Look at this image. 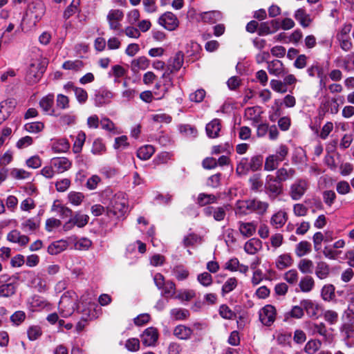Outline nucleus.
<instances>
[{
  "label": "nucleus",
  "instance_id": "f257e3e1",
  "mask_svg": "<svg viewBox=\"0 0 354 354\" xmlns=\"http://www.w3.org/2000/svg\"><path fill=\"white\" fill-rule=\"evenodd\" d=\"M78 308V296L73 291L66 292L61 297L59 309L64 317L71 316Z\"/></svg>",
  "mask_w": 354,
  "mask_h": 354
},
{
  "label": "nucleus",
  "instance_id": "f03ea898",
  "mask_svg": "<svg viewBox=\"0 0 354 354\" xmlns=\"http://www.w3.org/2000/svg\"><path fill=\"white\" fill-rule=\"evenodd\" d=\"M128 207L124 198L115 196L107 207L106 214L109 217L120 218L127 212Z\"/></svg>",
  "mask_w": 354,
  "mask_h": 354
},
{
  "label": "nucleus",
  "instance_id": "7ed1b4c3",
  "mask_svg": "<svg viewBox=\"0 0 354 354\" xmlns=\"http://www.w3.org/2000/svg\"><path fill=\"white\" fill-rule=\"evenodd\" d=\"M153 281L158 289L161 290L162 296L167 299L172 298L174 296L176 286L173 281H165L164 276L160 273L154 274Z\"/></svg>",
  "mask_w": 354,
  "mask_h": 354
},
{
  "label": "nucleus",
  "instance_id": "20e7f679",
  "mask_svg": "<svg viewBox=\"0 0 354 354\" xmlns=\"http://www.w3.org/2000/svg\"><path fill=\"white\" fill-rule=\"evenodd\" d=\"M172 73V70H170V72H169V70H166L162 75V81L160 80L156 84L154 94L158 96V100L165 97V95L173 87V80L171 77Z\"/></svg>",
  "mask_w": 354,
  "mask_h": 354
},
{
  "label": "nucleus",
  "instance_id": "39448f33",
  "mask_svg": "<svg viewBox=\"0 0 354 354\" xmlns=\"http://www.w3.org/2000/svg\"><path fill=\"white\" fill-rule=\"evenodd\" d=\"M330 235L326 233L325 235L321 232H317L313 236V243L315 250H319L322 248V243L324 245L323 252L324 255L329 259H332V248L330 245Z\"/></svg>",
  "mask_w": 354,
  "mask_h": 354
},
{
  "label": "nucleus",
  "instance_id": "423d86ee",
  "mask_svg": "<svg viewBox=\"0 0 354 354\" xmlns=\"http://www.w3.org/2000/svg\"><path fill=\"white\" fill-rule=\"evenodd\" d=\"M124 12L120 9H111L106 15V21L110 30L122 32L121 22L124 19Z\"/></svg>",
  "mask_w": 354,
  "mask_h": 354
},
{
  "label": "nucleus",
  "instance_id": "0eeeda50",
  "mask_svg": "<svg viewBox=\"0 0 354 354\" xmlns=\"http://www.w3.org/2000/svg\"><path fill=\"white\" fill-rule=\"evenodd\" d=\"M44 70V67L38 61L30 64L26 75V82L30 84H34L38 82Z\"/></svg>",
  "mask_w": 354,
  "mask_h": 354
},
{
  "label": "nucleus",
  "instance_id": "6e6552de",
  "mask_svg": "<svg viewBox=\"0 0 354 354\" xmlns=\"http://www.w3.org/2000/svg\"><path fill=\"white\" fill-rule=\"evenodd\" d=\"M277 310L272 305H266L259 311V319L261 322L267 326H271L275 321Z\"/></svg>",
  "mask_w": 354,
  "mask_h": 354
},
{
  "label": "nucleus",
  "instance_id": "1a4fd4ad",
  "mask_svg": "<svg viewBox=\"0 0 354 354\" xmlns=\"http://www.w3.org/2000/svg\"><path fill=\"white\" fill-rule=\"evenodd\" d=\"M265 188L270 197H276L282 192L281 182L272 175H268L266 178Z\"/></svg>",
  "mask_w": 354,
  "mask_h": 354
},
{
  "label": "nucleus",
  "instance_id": "9d476101",
  "mask_svg": "<svg viewBox=\"0 0 354 354\" xmlns=\"http://www.w3.org/2000/svg\"><path fill=\"white\" fill-rule=\"evenodd\" d=\"M158 23L168 30H175L179 25L177 17L171 12H166L158 19Z\"/></svg>",
  "mask_w": 354,
  "mask_h": 354
},
{
  "label": "nucleus",
  "instance_id": "9b49d317",
  "mask_svg": "<svg viewBox=\"0 0 354 354\" xmlns=\"http://www.w3.org/2000/svg\"><path fill=\"white\" fill-rule=\"evenodd\" d=\"M308 188V183L306 180L299 179L291 186L290 195L293 200L300 199Z\"/></svg>",
  "mask_w": 354,
  "mask_h": 354
},
{
  "label": "nucleus",
  "instance_id": "f8f14e48",
  "mask_svg": "<svg viewBox=\"0 0 354 354\" xmlns=\"http://www.w3.org/2000/svg\"><path fill=\"white\" fill-rule=\"evenodd\" d=\"M50 162L57 174H62L68 171L72 166L71 161L66 157L54 158Z\"/></svg>",
  "mask_w": 354,
  "mask_h": 354
},
{
  "label": "nucleus",
  "instance_id": "ddd939ff",
  "mask_svg": "<svg viewBox=\"0 0 354 354\" xmlns=\"http://www.w3.org/2000/svg\"><path fill=\"white\" fill-rule=\"evenodd\" d=\"M158 338V333L156 328L149 327L145 330L141 335L142 344L147 346H154Z\"/></svg>",
  "mask_w": 354,
  "mask_h": 354
},
{
  "label": "nucleus",
  "instance_id": "4468645a",
  "mask_svg": "<svg viewBox=\"0 0 354 354\" xmlns=\"http://www.w3.org/2000/svg\"><path fill=\"white\" fill-rule=\"evenodd\" d=\"M54 104V95L48 94L41 98L39 101V106L46 114L50 115H57L55 109H53Z\"/></svg>",
  "mask_w": 354,
  "mask_h": 354
},
{
  "label": "nucleus",
  "instance_id": "2eb2a0df",
  "mask_svg": "<svg viewBox=\"0 0 354 354\" xmlns=\"http://www.w3.org/2000/svg\"><path fill=\"white\" fill-rule=\"evenodd\" d=\"M261 111L260 110V107H248L245 110L244 117L247 120L252 121V125L256 126L257 124L260 123L261 120Z\"/></svg>",
  "mask_w": 354,
  "mask_h": 354
},
{
  "label": "nucleus",
  "instance_id": "dca6fc26",
  "mask_svg": "<svg viewBox=\"0 0 354 354\" xmlns=\"http://www.w3.org/2000/svg\"><path fill=\"white\" fill-rule=\"evenodd\" d=\"M204 214L206 216H213L216 221H223L226 215V210L224 207H207L204 209Z\"/></svg>",
  "mask_w": 354,
  "mask_h": 354
},
{
  "label": "nucleus",
  "instance_id": "f3484780",
  "mask_svg": "<svg viewBox=\"0 0 354 354\" xmlns=\"http://www.w3.org/2000/svg\"><path fill=\"white\" fill-rule=\"evenodd\" d=\"M267 68L270 74L277 77L283 76L287 73L283 63L278 59L268 62Z\"/></svg>",
  "mask_w": 354,
  "mask_h": 354
},
{
  "label": "nucleus",
  "instance_id": "a211bd4d",
  "mask_svg": "<svg viewBox=\"0 0 354 354\" xmlns=\"http://www.w3.org/2000/svg\"><path fill=\"white\" fill-rule=\"evenodd\" d=\"M149 66V60L145 56H140L131 61L130 67L134 73H137L140 71L145 70Z\"/></svg>",
  "mask_w": 354,
  "mask_h": 354
},
{
  "label": "nucleus",
  "instance_id": "6ab92c4d",
  "mask_svg": "<svg viewBox=\"0 0 354 354\" xmlns=\"http://www.w3.org/2000/svg\"><path fill=\"white\" fill-rule=\"evenodd\" d=\"M7 239L12 243H18L21 246L26 245L29 242V238L26 235L21 234L17 230L10 231L7 235Z\"/></svg>",
  "mask_w": 354,
  "mask_h": 354
},
{
  "label": "nucleus",
  "instance_id": "aec40b11",
  "mask_svg": "<svg viewBox=\"0 0 354 354\" xmlns=\"http://www.w3.org/2000/svg\"><path fill=\"white\" fill-rule=\"evenodd\" d=\"M45 6L42 3H35L30 8V17L34 19V24H36L44 16Z\"/></svg>",
  "mask_w": 354,
  "mask_h": 354
},
{
  "label": "nucleus",
  "instance_id": "412c9836",
  "mask_svg": "<svg viewBox=\"0 0 354 354\" xmlns=\"http://www.w3.org/2000/svg\"><path fill=\"white\" fill-rule=\"evenodd\" d=\"M200 17L201 20L204 22L215 24L222 19L223 15L218 10H212L201 13Z\"/></svg>",
  "mask_w": 354,
  "mask_h": 354
},
{
  "label": "nucleus",
  "instance_id": "4be33fe9",
  "mask_svg": "<svg viewBox=\"0 0 354 354\" xmlns=\"http://www.w3.org/2000/svg\"><path fill=\"white\" fill-rule=\"evenodd\" d=\"M262 248V242L256 238L248 240L244 245V250L249 254H255Z\"/></svg>",
  "mask_w": 354,
  "mask_h": 354
},
{
  "label": "nucleus",
  "instance_id": "5701e85b",
  "mask_svg": "<svg viewBox=\"0 0 354 354\" xmlns=\"http://www.w3.org/2000/svg\"><path fill=\"white\" fill-rule=\"evenodd\" d=\"M113 97V95L112 92H111L110 91L102 90L95 95V105L97 106H102L104 104H109L111 102Z\"/></svg>",
  "mask_w": 354,
  "mask_h": 354
},
{
  "label": "nucleus",
  "instance_id": "b1692460",
  "mask_svg": "<svg viewBox=\"0 0 354 354\" xmlns=\"http://www.w3.org/2000/svg\"><path fill=\"white\" fill-rule=\"evenodd\" d=\"M183 54L181 52H178L174 57L169 60L167 70H169V72L172 70L173 73L178 71L183 66Z\"/></svg>",
  "mask_w": 354,
  "mask_h": 354
},
{
  "label": "nucleus",
  "instance_id": "393cba45",
  "mask_svg": "<svg viewBox=\"0 0 354 354\" xmlns=\"http://www.w3.org/2000/svg\"><path fill=\"white\" fill-rule=\"evenodd\" d=\"M206 133L208 137L215 138L218 136L221 131V122L218 119H214L206 125Z\"/></svg>",
  "mask_w": 354,
  "mask_h": 354
},
{
  "label": "nucleus",
  "instance_id": "a878e982",
  "mask_svg": "<svg viewBox=\"0 0 354 354\" xmlns=\"http://www.w3.org/2000/svg\"><path fill=\"white\" fill-rule=\"evenodd\" d=\"M288 220V214L286 212L280 210L272 215L270 223L276 228H280L284 225Z\"/></svg>",
  "mask_w": 354,
  "mask_h": 354
},
{
  "label": "nucleus",
  "instance_id": "bb28decb",
  "mask_svg": "<svg viewBox=\"0 0 354 354\" xmlns=\"http://www.w3.org/2000/svg\"><path fill=\"white\" fill-rule=\"evenodd\" d=\"M238 224L240 233L243 236L250 237L254 234L257 230V225L253 222L244 223L240 221Z\"/></svg>",
  "mask_w": 354,
  "mask_h": 354
},
{
  "label": "nucleus",
  "instance_id": "cd10ccee",
  "mask_svg": "<svg viewBox=\"0 0 354 354\" xmlns=\"http://www.w3.org/2000/svg\"><path fill=\"white\" fill-rule=\"evenodd\" d=\"M68 247V243L65 240H59L50 244L48 247V252L51 255H56L65 250Z\"/></svg>",
  "mask_w": 354,
  "mask_h": 354
},
{
  "label": "nucleus",
  "instance_id": "c85d7f7f",
  "mask_svg": "<svg viewBox=\"0 0 354 354\" xmlns=\"http://www.w3.org/2000/svg\"><path fill=\"white\" fill-rule=\"evenodd\" d=\"M193 330L185 325H178L174 330V335L180 339H188L191 337Z\"/></svg>",
  "mask_w": 354,
  "mask_h": 354
},
{
  "label": "nucleus",
  "instance_id": "c756f323",
  "mask_svg": "<svg viewBox=\"0 0 354 354\" xmlns=\"http://www.w3.org/2000/svg\"><path fill=\"white\" fill-rule=\"evenodd\" d=\"M250 211L255 212L259 214H263L268 208V203L257 199L249 200Z\"/></svg>",
  "mask_w": 354,
  "mask_h": 354
},
{
  "label": "nucleus",
  "instance_id": "7c9ffc66",
  "mask_svg": "<svg viewBox=\"0 0 354 354\" xmlns=\"http://www.w3.org/2000/svg\"><path fill=\"white\" fill-rule=\"evenodd\" d=\"M39 221L35 218H30L21 224V228L26 232L32 233L36 231L39 227Z\"/></svg>",
  "mask_w": 354,
  "mask_h": 354
},
{
  "label": "nucleus",
  "instance_id": "2f4dec72",
  "mask_svg": "<svg viewBox=\"0 0 354 354\" xmlns=\"http://www.w3.org/2000/svg\"><path fill=\"white\" fill-rule=\"evenodd\" d=\"M294 17L304 28L308 27L312 21L310 15L307 14L303 8L297 10Z\"/></svg>",
  "mask_w": 354,
  "mask_h": 354
},
{
  "label": "nucleus",
  "instance_id": "473e14b6",
  "mask_svg": "<svg viewBox=\"0 0 354 354\" xmlns=\"http://www.w3.org/2000/svg\"><path fill=\"white\" fill-rule=\"evenodd\" d=\"M80 0H72L71 3L66 7L63 12V18L65 20L68 19L71 16L77 12H80Z\"/></svg>",
  "mask_w": 354,
  "mask_h": 354
},
{
  "label": "nucleus",
  "instance_id": "72a5a7b5",
  "mask_svg": "<svg viewBox=\"0 0 354 354\" xmlns=\"http://www.w3.org/2000/svg\"><path fill=\"white\" fill-rule=\"evenodd\" d=\"M295 175V170L293 168L286 169L281 167L276 172V178L279 182H283L287 180L291 179Z\"/></svg>",
  "mask_w": 354,
  "mask_h": 354
},
{
  "label": "nucleus",
  "instance_id": "f704fd0d",
  "mask_svg": "<svg viewBox=\"0 0 354 354\" xmlns=\"http://www.w3.org/2000/svg\"><path fill=\"white\" fill-rule=\"evenodd\" d=\"M155 152L152 145H145L141 147L137 151V156L140 160H147L149 159Z\"/></svg>",
  "mask_w": 354,
  "mask_h": 354
},
{
  "label": "nucleus",
  "instance_id": "c9c22d12",
  "mask_svg": "<svg viewBox=\"0 0 354 354\" xmlns=\"http://www.w3.org/2000/svg\"><path fill=\"white\" fill-rule=\"evenodd\" d=\"M307 72L308 74L311 77L317 75V77L320 79V85L323 86H326L325 80L326 79V75L324 74L322 68H319L317 66H312L308 68Z\"/></svg>",
  "mask_w": 354,
  "mask_h": 354
},
{
  "label": "nucleus",
  "instance_id": "e433bc0d",
  "mask_svg": "<svg viewBox=\"0 0 354 354\" xmlns=\"http://www.w3.org/2000/svg\"><path fill=\"white\" fill-rule=\"evenodd\" d=\"M292 263V257L288 254L280 255L276 260V266L279 270H283L290 266Z\"/></svg>",
  "mask_w": 354,
  "mask_h": 354
},
{
  "label": "nucleus",
  "instance_id": "4c0bfd02",
  "mask_svg": "<svg viewBox=\"0 0 354 354\" xmlns=\"http://www.w3.org/2000/svg\"><path fill=\"white\" fill-rule=\"evenodd\" d=\"M170 315L176 320H184L189 317V312L185 308H176L171 310Z\"/></svg>",
  "mask_w": 354,
  "mask_h": 354
},
{
  "label": "nucleus",
  "instance_id": "58836bf2",
  "mask_svg": "<svg viewBox=\"0 0 354 354\" xmlns=\"http://www.w3.org/2000/svg\"><path fill=\"white\" fill-rule=\"evenodd\" d=\"M301 304L306 313L310 317H317L318 307L315 303L310 300H304Z\"/></svg>",
  "mask_w": 354,
  "mask_h": 354
},
{
  "label": "nucleus",
  "instance_id": "ea45409f",
  "mask_svg": "<svg viewBox=\"0 0 354 354\" xmlns=\"http://www.w3.org/2000/svg\"><path fill=\"white\" fill-rule=\"evenodd\" d=\"M216 197L213 194H207L205 193L199 194L197 198V203L200 206H205L215 203Z\"/></svg>",
  "mask_w": 354,
  "mask_h": 354
},
{
  "label": "nucleus",
  "instance_id": "a19ab883",
  "mask_svg": "<svg viewBox=\"0 0 354 354\" xmlns=\"http://www.w3.org/2000/svg\"><path fill=\"white\" fill-rule=\"evenodd\" d=\"M16 292V288L12 283H4L0 286V297H9Z\"/></svg>",
  "mask_w": 354,
  "mask_h": 354
},
{
  "label": "nucleus",
  "instance_id": "79ce46f5",
  "mask_svg": "<svg viewBox=\"0 0 354 354\" xmlns=\"http://www.w3.org/2000/svg\"><path fill=\"white\" fill-rule=\"evenodd\" d=\"M311 245L308 241H301L296 246L295 253L301 257L310 252Z\"/></svg>",
  "mask_w": 354,
  "mask_h": 354
},
{
  "label": "nucleus",
  "instance_id": "37998d69",
  "mask_svg": "<svg viewBox=\"0 0 354 354\" xmlns=\"http://www.w3.org/2000/svg\"><path fill=\"white\" fill-rule=\"evenodd\" d=\"M71 218L73 219L75 225L78 227H84L89 221V216L88 215L82 214L80 212H76Z\"/></svg>",
  "mask_w": 354,
  "mask_h": 354
},
{
  "label": "nucleus",
  "instance_id": "c03bdc74",
  "mask_svg": "<svg viewBox=\"0 0 354 354\" xmlns=\"http://www.w3.org/2000/svg\"><path fill=\"white\" fill-rule=\"evenodd\" d=\"M172 272L179 281L184 280L189 276V271L183 266H176L174 267Z\"/></svg>",
  "mask_w": 354,
  "mask_h": 354
},
{
  "label": "nucleus",
  "instance_id": "a18cd8bd",
  "mask_svg": "<svg viewBox=\"0 0 354 354\" xmlns=\"http://www.w3.org/2000/svg\"><path fill=\"white\" fill-rule=\"evenodd\" d=\"M44 125L41 122H29L24 125V129L28 133H37L41 131Z\"/></svg>",
  "mask_w": 354,
  "mask_h": 354
},
{
  "label": "nucleus",
  "instance_id": "49530a36",
  "mask_svg": "<svg viewBox=\"0 0 354 354\" xmlns=\"http://www.w3.org/2000/svg\"><path fill=\"white\" fill-rule=\"evenodd\" d=\"M84 198V196L81 192H71L68 194V200L73 205H80Z\"/></svg>",
  "mask_w": 354,
  "mask_h": 354
},
{
  "label": "nucleus",
  "instance_id": "de8ad7c7",
  "mask_svg": "<svg viewBox=\"0 0 354 354\" xmlns=\"http://www.w3.org/2000/svg\"><path fill=\"white\" fill-rule=\"evenodd\" d=\"M279 162L277 159V156L270 155L266 158L264 169L268 171H274L277 168Z\"/></svg>",
  "mask_w": 354,
  "mask_h": 354
},
{
  "label": "nucleus",
  "instance_id": "09e8293b",
  "mask_svg": "<svg viewBox=\"0 0 354 354\" xmlns=\"http://www.w3.org/2000/svg\"><path fill=\"white\" fill-rule=\"evenodd\" d=\"M86 139V135L84 132L80 131L74 142L73 147V151L75 153H78L82 151V147L84 145V143L85 142Z\"/></svg>",
  "mask_w": 354,
  "mask_h": 354
},
{
  "label": "nucleus",
  "instance_id": "8fccbe9b",
  "mask_svg": "<svg viewBox=\"0 0 354 354\" xmlns=\"http://www.w3.org/2000/svg\"><path fill=\"white\" fill-rule=\"evenodd\" d=\"M314 286V280L310 276L303 278L299 282V287L303 292H310Z\"/></svg>",
  "mask_w": 354,
  "mask_h": 354
},
{
  "label": "nucleus",
  "instance_id": "3c124183",
  "mask_svg": "<svg viewBox=\"0 0 354 354\" xmlns=\"http://www.w3.org/2000/svg\"><path fill=\"white\" fill-rule=\"evenodd\" d=\"M237 286V280L235 277L229 278L222 286V294L223 295L232 291Z\"/></svg>",
  "mask_w": 354,
  "mask_h": 354
},
{
  "label": "nucleus",
  "instance_id": "603ef678",
  "mask_svg": "<svg viewBox=\"0 0 354 354\" xmlns=\"http://www.w3.org/2000/svg\"><path fill=\"white\" fill-rule=\"evenodd\" d=\"M330 273V268L328 265H326L324 262H320L317 264L316 269V274L317 276L321 279L326 278Z\"/></svg>",
  "mask_w": 354,
  "mask_h": 354
},
{
  "label": "nucleus",
  "instance_id": "864d4df0",
  "mask_svg": "<svg viewBox=\"0 0 354 354\" xmlns=\"http://www.w3.org/2000/svg\"><path fill=\"white\" fill-rule=\"evenodd\" d=\"M83 66L84 64L81 60H68L64 62L62 68L66 70L79 71L83 67Z\"/></svg>",
  "mask_w": 354,
  "mask_h": 354
},
{
  "label": "nucleus",
  "instance_id": "5fc2aeb1",
  "mask_svg": "<svg viewBox=\"0 0 354 354\" xmlns=\"http://www.w3.org/2000/svg\"><path fill=\"white\" fill-rule=\"evenodd\" d=\"M32 286L40 292H45L48 289L46 281L39 277H35L33 279Z\"/></svg>",
  "mask_w": 354,
  "mask_h": 354
},
{
  "label": "nucleus",
  "instance_id": "6e6d98bb",
  "mask_svg": "<svg viewBox=\"0 0 354 354\" xmlns=\"http://www.w3.org/2000/svg\"><path fill=\"white\" fill-rule=\"evenodd\" d=\"M250 170H251L250 160L246 158H242L237 165L236 172L239 174H246Z\"/></svg>",
  "mask_w": 354,
  "mask_h": 354
},
{
  "label": "nucleus",
  "instance_id": "4d7b16f0",
  "mask_svg": "<svg viewBox=\"0 0 354 354\" xmlns=\"http://www.w3.org/2000/svg\"><path fill=\"white\" fill-rule=\"evenodd\" d=\"M56 106L61 110L69 108V98L63 94H58L56 97Z\"/></svg>",
  "mask_w": 354,
  "mask_h": 354
},
{
  "label": "nucleus",
  "instance_id": "13d9d810",
  "mask_svg": "<svg viewBox=\"0 0 354 354\" xmlns=\"http://www.w3.org/2000/svg\"><path fill=\"white\" fill-rule=\"evenodd\" d=\"M298 268L303 273H312L313 269V263L312 261L304 259L299 261Z\"/></svg>",
  "mask_w": 354,
  "mask_h": 354
},
{
  "label": "nucleus",
  "instance_id": "bf43d9fd",
  "mask_svg": "<svg viewBox=\"0 0 354 354\" xmlns=\"http://www.w3.org/2000/svg\"><path fill=\"white\" fill-rule=\"evenodd\" d=\"M248 201H238L236 204V214H247L250 211V206Z\"/></svg>",
  "mask_w": 354,
  "mask_h": 354
},
{
  "label": "nucleus",
  "instance_id": "052dcab7",
  "mask_svg": "<svg viewBox=\"0 0 354 354\" xmlns=\"http://www.w3.org/2000/svg\"><path fill=\"white\" fill-rule=\"evenodd\" d=\"M197 280L203 286L205 287L211 286L213 282L212 275L207 272L199 274L197 277Z\"/></svg>",
  "mask_w": 354,
  "mask_h": 354
},
{
  "label": "nucleus",
  "instance_id": "680f3d73",
  "mask_svg": "<svg viewBox=\"0 0 354 354\" xmlns=\"http://www.w3.org/2000/svg\"><path fill=\"white\" fill-rule=\"evenodd\" d=\"M41 334L42 331L39 326H32L27 330L28 337L30 341L37 339Z\"/></svg>",
  "mask_w": 354,
  "mask_h": 354
},
{
  "label": "nucleus",
  "instance_id": "e2e57ef3",
  "mask_svg": "<svg viewBox=\"0 0 354 354\" xmlns=\"http://www.w3.org/2000/svg\"><path fill=\"white\" fill-rule=\"evenodd\" d=\"M92 245V242L87 238H81L74 243V248L76 250H86Z\"/></svg>",
  "mask_w": 354,
  "mask_h": 354
},
{
  "label": "nucleus",
  "instance_id": "0e129e2a",
  "mask_svg": "<svg viewBox=\"0 0 354 354\" xmlns=\"http://www.w3.org/2000/svg\"><path fill=\"white\" fill-rule=\"evenodd\" d=\"M220 315L225 319H233L236 314L227 305L223 304L219 308Z\"/></svg>",
  "mask_w": 354,
  "mask_h": 354
},
{
  "label": "nucleus",
  "instance_id": "69168bd1",
  "mask_svg": "<svg viewBox=\"0 0 354 354\" xmlns=\"http://www.w3.org/2000/svg\"><path fill=\"white\" fill-rule=\"evenodd\" d=\"M206 95V92L203 88L197 89L196 91L189 94V98L190 101L200 103L203 102Z\"/></svg>",
  "mask_w": 354,
  "mask_h": 354
},
{
  "label": "nucleus",
  "instance_id": "338daca9",
  "mask_svg": "<svg viewBox=\"0 0 354 354\" xmlns=\"http://www.w3.org/2000/svg\"><path fill=\"white\" fill-rule=\"evenodd\" d=\"M337 40L340 48L344 51H348L353 47V44L349 36L337 37Z\"/></svg>",
  "mask_w": 354,
  "mask_h": 354
},
{
  "label": "nucleus",
  "instance_id": "774afa93",
  "mask_svg": "<svg viewBox=\"0 0 354 354\" xmlns=\"http://www.w3.org/2000/svg\"><path fill=\"white\" fill-rule=\"evenodd\" d=\"M10 176L17 180H22L29 178L30 173L23 169L14 168L10 171Z\"/></svg>",
  "mask_w": 354,
  "mask_h": 354
}]
</instances>
